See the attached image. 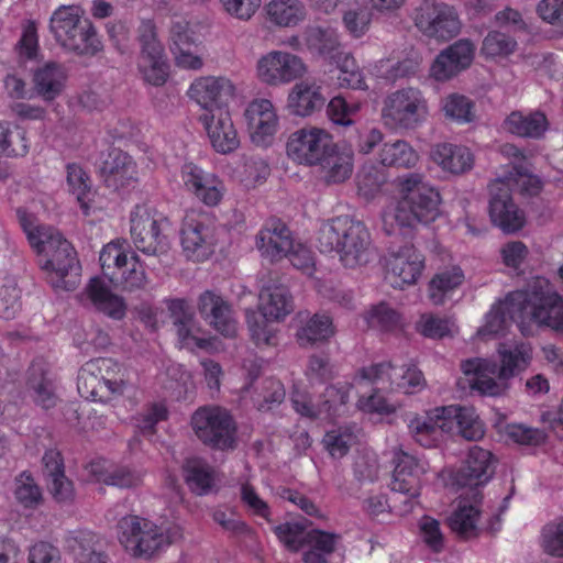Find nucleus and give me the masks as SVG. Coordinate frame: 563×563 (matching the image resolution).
<instances>
[{"label":"nucleus","instance_id":"c756f323","mask_svg":"<svg viewBox=\"0 0 563 563\" xmlns=\"http://www.w3.org/2000/svg\"><path fill=\"white\" fill-rule=\"evenodd\" d=\"M327 152L317 164L321 167L324 183L328 185L344 183L353 173L352 151L342 150L333 142L332 148Z\"/></svg>","mask_w":563,"mask_h":563},{"label":"nucleus","instance_id":"2eb2a0df","mask_svg":"<svg viewBox=\"0 0 563 563\" xmlns=\"http://www.w3.org/2000/svg\"><path fill=\"white\" fill-rule=\"evenodd\" d=\"M167 227L166 219H156L147 210L137 208L131 217V236L135 247L153 256L167 253L169 249L165 233Z\"/></svg>","mask_w":563,"mask_h":563},{"label":"nucleus","instance_id":"e2e57ef3","mask_svg":"<svg viewBox=\"0 0 563 563\" xmlns=\"http://www.w3.org/2000/svg\"><path fill=\"white\" fill-rule=\"evenodd\" d=\"M15 497L26 508L36 507L41 503V489L30 473L23 472L16 478Z\"/></svg>","mask_w":563,"mask_h":563},{"label":"nucleus","instance_id":"69168bd1","mask_svg":"<svg viewBox=\"0 0 563 563\" xmlns=\"http://www.w3.org/2000/svg\"><path fill=\"white\" fill-rule=\"evenodd\" d=\"M340 537L335 533L327 532L319 529H312L303 536V547L331 555L335 551V544Z\"/></svg>","mask_w":563,"mask_h":563},{"label":"nucleus","instance_id":"f03ea898","mask_svg":"<svg viewBox=\"0 0 563 563\" xmlns=\"http://www.w3.org/2000/svg\"><path fill=\"white\" fill-rule=\"evenodd\" d=\"M500 362L487 358L466 360L462 363L465 375H473L470 387L482 396H501L509 388L508 380L525 371L532 358V349L527 343L500 344Z\"/></svg>","mask_w":563,"mask_h":563},{"label":"nucleus","instance_id":"4c0bfd02","mask_svg":"<svg viewBox=\"0 0 563 563\" xmlns=\"http://www.w3.org/2000/svg\"><path fill=\"white\" fill-rule=\"evenodd\" d=\"M58 44L78 55L88 56H95L103 48L95 26L87 18L79 23L69 38H63Z\"/></svg>","mask_w":563,"mask_h":563},{"label":"nucleus","instance_id":"bb28decb","mask_svg":"<svg viewBox=\"0 0 563 563\" xmlns=\"http://www.w3.org/2000/svg\"><path fill=\"white\" fill-rule=\"evenodd\" d=\"M423 256L419 254L413 245L405 244L397 250L389 249L387 261L388 273L391 274L398 286L416 284L423 268Z\"/></svg>","mask_w":563,"mask_h":563},{"label":"nucleus","instance_id":"c03bdc74","mask_svg":"<svg viewBox=\"0 0 563 563\" xmlns=\"http://www.w3.org/2000/svg\"><path fill=\"white\" fill-rule=\"evenodd\" d=\"M266 11L269 20L279 26H294L306 18V8L299 0H273Z\"/></svg>","mask_w":563,"mask_h":563},{"label":"nucleus","instance_id":"3c124183","mask_svg":"<svg viewBox=\"0 0 563 563\" xmlns=\"http://www.w3.org/2000/svg\"><path fill=\"white\" fill-rule=\"evenodd\" d=\"M111 283L120 285L123 290L128 291L143 289L147 284V277L139 256H132L129 265L122 266L117 274V279Z\"/></svg>","mask_w":563,"mask_h":563},{"label":"nucleus","instance_id":"c9c22d12","mask_svg":"<svg viewBox=\"0 0 563 563\" xmlns=\"http://www.w3.org/2000/svg\"><path fill=\"white\" fill-rule=\"evenodd\" d=\"M65 74L56 63H47L33 74V91L44 101L51 102L64 89Z\"/></svg>","mask_w":563,"mask_h":563},{"label":"nucleus","instance_id":"4468645a","mask_svg":"<svg viewBox=\"0 0 563 563\" xmlns=\"http://www.w3.org/2000/svg\"><path fill=\"white\" fill-rule=\"evenodd\" d=\"M497 462L490 451L474 445L461 466L452 473L453 484L462 488L463 494L482 493V487L494 477Z\"/></svg>","mask_w":563,"mask_h":563},{"label":"nucleus","instance_id":"4d7b16f0","mask_svg":"<svg viewBox=\"0 0 563 563\" xmlns=\"http://www.w3.org/2000/svg\"><path fill=\"white\" fill-rule=\"evenodd\" d=\"M372 12L365 5L349 9L342 16L345 30L355 38L363 36L369 29Z\"/></svg>","mask_w":563,"mask_h":563},{"label":"nucleus","instance_id":"39448f33","mask_svg":"<svg viewBox=\"0 0 563 563\" xmlns=\"http://www.w3.org/2000/svg\"><path fill=\"white\" fill-rule=\"evenodd\" d=\"M454 426L468 441H477L485 433L484 424L474 409L461 406L438 407L427 417L413 418L408 428L420 445L431 448L437 444L442 433L451 432Z\"/></svg>","mask_w":563,"mask_h":563},{"label":"nucleus","instance_id":"20e7f679","mask_svg":"<svg viewBox=\"0 0 563 563\" xmlns=\"http://www.w3.org/2000/svg\"><path fill=\"white\" fill-rule=\"evenodd\" d=\"M317 246L322 253L335 252L346 268L365 266L374 255L368 229L362 221L349 216L323 223L318 231Z\"/></svg>","mask_w":563,"mask_h":563},{"label":"nucleus","instance_id":"49530a36","mask_svg":"<svg viewBox=\"0 0 563 563\" xmlns=\"http://www.w3.org/2000/svg\"><path fill=\"white\" fill-rule=\"evenodd\" d=\"M464 273L459 266L437 273L429 282V296L434 305L443 303L444 296L462 285Z\"/></svg>","mask_w":563,"mask_h":563},{"label":"nucleus","instance_id":"7c9ffc66","mask_svg":"<svg viewBox=\"0 0 563 563\" xmlns=\"http://www.w3.org/2000/svg\"><path fill=\"white\" fill-rule=\"evenodd\" d=\"M503 128L516 136L539 140L549 129V121L541 111H532L527 114L521 111H512L505 119Z\"/></svg>","mask_w":563,"mask_h":563},{"label":"nucleus","instance_id":"774afa93","mask_svg":"<svg viewBox=\"0 0 563 563\" xmlns=\"http://www.w3.org/2000/svg\"><path fill=\"white\" fill-rule=\"evenodd\" d=\"M168 418V409L163 404H152L136 417V426L143 434H154L156 424Z\"/></svg>","mask_w":563,"mask_h":563},{"label":"nucleus","instance_id":"7ed1b4c3","mask_svg":"<svg viewBox=\"0 0 563 563\" xmlns=\"http://www.w3.org/2000/svg\"><path fill=\"white\" fill-rule=\"evenodd\" d=\"M506 309L522 333L531 325L563 333V297L545 279H537L526 290L510 292Z\"/></svg>","mask_w":563,"mask_h":563},{"label":"nucleus","instance_id":"a211bd4d","mask_svg":"<svg viewBox=\"0 0 563 563\" xmlns=\"http://www.w3.org/2000/svg\"><path fill=\"white\" fill-rule=\"evenodd\" d=\"M332 137L318 128L300 129L290 134L287 141V155L299 164L317 165L322 156L332 148Z\"/></svg>","mask_w":563,"mask_h":563},{"label":"nucleus","instance_id":"5fc2aeb1","mask_svg":"<svg viewBox=\"0 0 563 563\" xmlns=\"http://www.w3.org/2000/svg\"><path fill=\"white\" fill-rule=\"evenodd\" d=\"M397 368L389 362L372 364L367 367H362L358 375L362 379L369 380L375 384H380L382 390L393 389L395 386Z\"/></svg>","mask_w":563,"mask_h":563},{"label":"nucleus","instance_id":"5701e85b","mask_svg":"<svg viewBox=\"0 0 563 563\" xmlns=\"http://www.w3.org/2000/svg\"><path fill=\"white\" fill-rule=\"evenodd\" d=\"M202 120L209 140L216 152L230 154L240 146V139L231 115L225 108L212 109V114H203Z\"/></svg>","mask_w":563,"mask_h":563},{"label":"nucleus","instance_id":"bf43d9fd","mask_svg":"<svg viewBox=\"0 0 563 563\" xmlns=\"http://www.w3.org/2000/svg\"><path fill=\"white\" fill-rule=\"evenodd\" d=\"M386 183V175L375 166L363 168L357 176L358 192L366 199H373Z\"/></svg>","mask_w":563,"mask_h":563},{"label":"nucleus","instance_id":"a878e982","mask_svg":"<svg viewBox=\"0 0 563 563\" xmlns=\"http://www.w3.org/2000/svg\"><path fill=\"white\" fill-rule=\"evenodd\" d=\"M294 239L288 227L272 219L256 235V247L271 262L284 258L292 249Z\"/></svg>","mask_w":563,"mask_h":563},{"label":"nucleus","instance_id":"412c9836","mask_svg":"<svg viewBox=\"0 0 563 563\" xmlns=\"http://www.w3.org/2000/svg\"><path fill=\"white\" fill-rule=\"evenodd\" d=\"M475 46L462 38L441 51L431 65V75L439 81H444L470 67L474 58Z\"/></svg>","mask_w":563,"mask_h":563},{"label":"nucleus","instance_id":"dca6fc26","mask_svg":"<svg viewBox=\"0 0 563 563\" xmlns=\"http://www.w3.org/2000/svg\"><path fill=\"white\" fill-rule=\"evenodd\" d=\"M395 468L393 472L391 490L395 494L394 503H402L410 510L413 499L420 495L424 466L412 455L398 452L395 454Z\"/></svg>","mask_w":563,"mask_h":563},{"label":"nucleus","instance_id":"680f3d73","mask_svg":"<svg viewBox=\"0 0 563 563\" xmlns=\"http://www.w3.org/2000/svg\"><path fill=\"white\" fill-rule=\"evenodd\" d=\"M307 520L302 522H286L274 528V532L280 542L291 552H298L303 548V532L307 529Z\"/></svg>","mask_w":563,"mask_h":563},{"label":"nucleus","instance_id":"0e129e2a","mask_svg":"<svg viewBox=\"0 0 563 563\" xmlns=\"http://www.w3.org/2000/svg\"><path fill=\"white\" fill-rule=\"evenodd\" d=\"M422 59V55L418 51L410 49L405 58L394 64L386 71L385 78L390 81H396L401 78L413 76L420 70Z\"/></svg>","mask_w":563,"mask_h":563},{"label":"nucleus","instance_id":"09e8293b","mask_svg":"<svg viewBox=\"0 0 563 563\" xmlns=\"http://www.w3.org/2000/svg\"><path fill=\"white\" fill-rule=\"evenodd\" d=\"M517 41L500 31H489L484 37L481 53L487 58L507 57L517 49Z\"/></svg>","mask_w":563,"mask_h":563},{"label":"nucleus","instance_id":"9b49d317","mask_svg":"<svg viewBox=\"0 0 563 563\" xmlns=\"http://www.w3.org/2000/svg\"><path fill=\"white\" fill-rule=\"evenodd\" d=\"M196 437L213 450H232L236 445V424L233 417L220 407H201L190 420Z\"/></svg>","mask_w":563,"mask_h":563},{"label":"nucleus","instance_id":"1a4fd4ad","mask_svg":"<svg viewBox=\"0 0 563 563\" xmlns=\"http://www.w3.org/2000/svg\"><path fill=\"white\" fill-rule=\"evenodd\" d=\"M119 540L134 558L151 559L181 537L177 529L164 532L152 521L129 515L118 522Z\"/></svg>","mask_w":563,"mask_h":563},{"label":"nucleus","instance_id":"ddd939ff","mask_svg":"<svg viewBox=\"0 0 563 563\" xmlns=\"http://www.w3.org/2000/svg\"><path fill=\"white\" fill-rule=\"evenodd\" d=\"M111 360L99 357L87 362L79 371L77 388L81 397L108 402L123 393V382L110 377Z\"/></svg>","mask_w":563,"mask_h":563},{"label":"nucleus","instance_id":"c85d7f7f","mask_svg":"<svg viewBox=\"0 0 563 563\" xmlns=\"http://www.w3.org/2000/svg\"><path fill=\"white\" fill-rule=\"evenodd\" d=\"M85 292L98 312L113 320H122L125 317L126 305L124 299L113 294L101 278H91L85 288Z\"/></svg>","mask_w":563,"mask_h":563},{"label":"nucleus","instance_id":"2f4dec72","mask_svg":"<svg viewBox=\"0 0 563 563\" xmlns=\"http://www.w3.org/2000/svg\"><path fill=\"white\" fill-rule=\"evenodd\" d=\"M185 186L208 206H216L222 194L218 188L220 181L211 174H205L195 165H186L184 169Z\"/></svg>","mask_w":563,"mask_h":563},{"label":"nucleus","instance_id":"052dcab7","mask_svg":"<svg viewBox=\"0 0 563 563\" xmlns=\"http://www.w3.org/2000/svg\"><path fill=\"white\" fill-rule=\"evenodd\" d=\"M509 300V294L506 299L497 307H494L486 316V323L477 331V335L486 338L500 333L507 323V319L515 322L511 313L506 309Z\"/></svg>","mask_w":563,"mask_h":563},{"label":"nucleus","instance_id":"6e6d98bb","mask_svg":"<svg viewBox=\"0 0 563 563\" xmlns=\"http://www.w3.org/2000/svg\"><path fill=\"white\" fill-rule=\"evenodd\" d=\"M99 261L103 276L110 282L117 279V274L122 269V266L129 265L126 254L112 244H108L102 249Z\"/></svg>","mask_w":563,"mask_h":563},{"label":"nucleus","instance_id":"8fccbe9b","mask_svg":"<svg viewBox=\"0 0 563 563\" xmlns=\"http://www.w3.org/2000/svg\"><path fill=\"white\" fill-rule=\"evenodd\" d=\"M140 44L139 60L165 55L164 46L157 38L156 25L152 20H143L137 29Z\"/></svg>","mask_w":563,"mask_h":563},{"label":"nucleus","instance_id":"58836bf2","mask_svg":"<svg viewBox=\"0 0 563 563\" xmlns=\"http://www.w3.org/2000/svg\"><path fill=\"white\" fill-rule=\"evenodd\" d=\"M66 543L77 563H107L104 554L97 548V536L91 531H73Z\"/></svg>","mask_w":563,"mask_h":563},{"label":"nucleus","instance_id":"72a5a7b5","mask_svg":"<svg viewBox=\"0 0 563 563\" xmlns=\"http://www.w3.org/2000/svg\"><path fill=\"white\" fill-rule=\"evenodd\" d=\"M325 103V98L316 84L298 82L288 96V108L295 115L307 117L320 110Z\"/></svg>","mask_w":563,"mask_h":563},{"label":"nucleus","instance_id":"423d86ee","mask_svg":"<svg viewBox=\"0 0 563 563\" xmlns=\"http://www.w3.org/2000/svg\"><path fill=\"white\" fill-rule=\"evenodd\" d=\"M514 170L516 176L510 173L509 176L495 179L488 186L490 221L507 234L517 233L526 224L525 212L512 200L511 185H520L522 190L530 195H536L541 189V181L530 174L526 165H515Z\"/></svg>","mask_w":563,"mask_h":563},{"label":"nucleus","instance_id":"79ce46f5","mask_svg":"<svg viewBox=\"0 0 563 563\" xmlns=\"http://www.w3.org/2000/svg\"><path fill=\"white\" fill-rule=\"evenodd\" d=\"M82 14L84 11L78 5H60L54 11L49 20V30L57 43L73 35L75 29L86 19Z\"/></svg>","mask_w":563,"mask_h":563},{"label":"nucleus","instance_id":"6ab92c4d","mask_svg":"<svg viewBox=\"0 0 563 563\" xmlns=\"http://www.w3.org/2000/svg\"><path fill=\"white\" fill-rule=\"evenodd\" d=\"M201 318L222 335L232 338L236 333V322L231 303L213 290H205L197 300Z\"/></svg>","mask_w":563,"mask_h":563},{"label":"nucleus","instance_id":"0eeeda50","mask_svg":"<svg viewBox=\"0 0 563 563\" xmlns=\"http://www.w3.org/2000/svg\"><path fill=\"white\" fill-rule=\"evenodd\" d=\"M258 311H246V323L251 339L256 346L277 345V329L273 321H283L295 310L294 297L289 288L271 278L264 283L258 295Z\"/></svg>","mask_w":563,"mask_h":563},{"label":"nucleus","instance_id":"a18cd8bd","mask_svg":"<svg viewBox=\"0 0 563 563\" xmlns=\"http://www.w3.org/2000/svg\"><path fill=\"white\" fill-rule=\"evenodd\" d=\"M365 319L369 328L383 332H394L404 327L401 312L385 301L372 306Z\"/></svg>","mask_w":563,"mask_h":563},{"label":"nucleus","instance_id":"603ef678","mask_svg":"<svg viewBox=\"0 0 563 563\" xmlns=\"http://www.w3.org/2000/svg\"><path fill=\"white\" fill-rule=\"evenodd\" d=\"M67 184L76 196L81 209L87 214L89 210V195L91 194L90 179L86 172L77 164L67 165Z\"/></svg>","mask_w":563,"mask_h":563},{"label":"nucleus","instance_id":"a19ab883","mask_svg":"<svg viewBox=\"0 0 563 563\" xmlns=\"http://www.w3.org/2000/svg\"><path fill=\"white\" fill-rule=\"evenodd\" d=\"M27 385L35 394V402L44 409L56 404L53 382L47 377V371L42 362H33L27 372Z\"/></svg>","mask_w":563,"mask_h":563},{"label":"nucleus","instance_id":"f3484780","mask_svg":"<svg viewBox=\"0 0 563 563\" xmlns=\"http://www.w3.org/2000/svg\"><path fill=\"white\" fill-rule=\"evenodd\" d=\"M256 71L262 82L268 86H280L301 78L307 71V66L295 54L272 51L258 59Z\"/></svg>","mask_w":563,"mask_h":563},{"label":"nucleus","instance_id":"e433bc0d","mask_svg":"<svg viewBox=\"0 0 563 563\" xmlns=\"http://www.w3.org/2000/svg\"><path fill=\"white\" fill-rule=\"evenodd\" d=\"M332 319L327 314L314 313L296 333L301 347H318L334 335Z\"/></svg>","mask_w":563,"mask_h":563},{"label":"nucleus","instance_id":"b1692460","mask_svg":"<svg viewBox=\"0 0 563 563\" xmlns=\"http://www.w3.org/2000/svg\"><path fill=\"white\" fill-rule=\"evenodd\" d=\"M180 242L187 258L203 261L212 254V229L192 214L187 216L180 230Z\"/></svg>","mask_w":563,"mask_h":563},{"label":"nucleus","instance_id":"f8f14e48","mask_svg":"<svg viewBox=\"0 0 563 563\" xmlns=\"http://www.w3.org/2000/svg\"><path fill=\"white\" fill-rule=\"evenodd\" d=\"M415 26L428 38L446 42L457 36L462 23L455 9L437 0H423L413 11Z\"/></svg>","mask_w":563,"mask_h":563},{"label":"nucleus","instance_id":"9d476101","mask_svg":"<svg viewBox=\"0 0 563 563\" xmlns=\"http://www.w3.org/2000/svg\"><path fill=\"white\" fill-rule=\"evenodd\" d=\"M428 113L427 101L418 88L407 87L386 96L383 102L382 119L394 131L416 130Z\"/></svg>","mask_w":563,"mask_h":563},{"label":"nucleus","instance_id":"864d4df0","mask_svg":"<svg viewBox=\"0 0 563 563\" xmlns=\"http://www.w3.org/2000/svg\"><path fill=\"white\" fill-rule=\"evenodd\" d=\"M137 67L144 80L153 86H163L168 79L169 64L166 54L139 60Z\"/></svg>","mask_w":563,"mask_h":563},{"label":"nucleus","instance_id":"393cba45","mask_svg":"<svg viewBox=\"0 0 563 563\" xmlns=\"http://www.w3.org/2000/svg\"><path fill=\"white\" fill-rule=\"evenodd\" d=\"M189 96L207 111L205 114H212V109L225 108L233 98L234 86L224 77H205L191 84Z\"/></svg>","mask_w":563,"mask_h":563},{"label":"nucleus","instance_id":"4be33fe9","mask_svg":"<svg viewBox=\"0 0 563 563\" xmlns=\"http://www.w3.org/2000/svg\"><path fill=\"white\" fill-rule=\"evenodd\" d=\"M107 188L118 191L137 183L136 166L132 157L119 148H111L99 167Z\"/></svg>","mask_w":563,"mask_h":563},{"label":"nucleus","instance_id":"ea45409f","mask_svg":"<svg viewBox=\"0 0 563 563\" xmlns=\"http://www.w3.org/2000/svg\"><path fill=\"white\" fill-rule=\"evenodd\" d=\"M418 159V153L404 140L384 143L378 153V162L388 167L412 168Z\"/></svg>","mask_w":563,"mask_h":563},{"label":"nucleus","instance_id":"13d9d810","mask_svg":"<svg viewBox=\"0 0 563 563\" xmlns=\"http://www.w3.org/2000/svg\"><path fill=\"white\" fill-rule=\"evenodd\" d=\"M349 401V388L328 386L321 395L319 407V415L332 417L339 413L340 409Z\"/></svg>","mask_w":563,"mask_h":563},{"label":"nucleus","instance_id":"aec40b11","mask_svg":"<svg viewBox=\"0 0 563 563\" xmlns=\"http://www.w3.org/2000/svg\"><path fill=\"white\" fill-rule=\"evenodd\" d=\"M483 498V493L460 494L457 507L446 518L448 526L459 539L470 540L478 537L477 520L481 515L479 506Z\"/></svg>","mask_w":563,"mask_h":563},{"label":"nucleus","instance_id":"de8ad7c7","mask_svg":"<svg viewBox=\"0 0 563 563\" xmlns=\"http://www.w3.org/2000/svg\"><path fill=\"white\" fill-rule=\"evenodd\" d=\"M91 473L96 475L98 482L119 488H132L142 483L141 476L128 467H117L108 472L100 464L92 463Z\"/></svg>","mask_w":563,"mask_h":563},{"label":"nucleus","instance_id":"37998d69","mask_svg":"<svg viewBox=\"0 0 563 563\" xmlns=\"http://www.w3.org/2000/svg\"><path fill=\"white\" fill-rule=\"evenodd\" d=\"M307 48L319 56L333 57L340 47L334 30L321 26H309L303 33Z\"/></svg>","mask_w":563,"mask_h":563},{"label":"nucleus","instance_id":"cd10ccee","mask_svg":"<svg viewBox=\"0 0 563 563\" xmlns=\"http://www.w3.org/2000/svg\"><path fill=\"white\" fill-rule=\"evenodd\" d=\"M252 129V142L262 147L268 146L276 132L277 117L269 100L254 102L246 111Z\"/></svg>","mask_w":563,"mask_h":563},{"label":"nucleus","instance_id":"f704fd0d","mask_svg":"<svg viewBox=\"0 0 563 563\" xmlns=\"http://www.w3.org/2000/svg\"><path fill=\"white\" fill-rule=\"evenodd\" d=\"M183 475L189 489L199 495H207L214 485V470L203 459L198 456L187 457L181 466Z\"/></svg>","mask_w":563,"mask_h":563},{"label":"nucleus","instance_id":"f257e3e1","mask_svg":"<svg viewBox=\"0 0 563 563\" xmlns=\"http://www.w3.org/2000/svg\"><path fill=\"white\" fill-rule=\"evenodd\" d=\"M400 199L383 213V230L388 235L412 236L419 223H429L440 216V192L422 181L417 173L399 178Z\"/></svg>","mask_w":563,"mask_h":563},{"label":"nucleus","instance_id":"473e14b6","mask_svg":"<svg viewBox=\"0 0 563 563\" xmlns=\"http://www.w3.org/2000/svg\"><path fill=\"white\" fill-rule=\"evenodd\" d=\"M433 161L452 174H463L473 167L474 158L465 146H457L450 143L437 144L432 151Z\"/></svg>","mask_w":563,"mask_h":563},{"label":"nucleus","instance_id":"6e6552de","mask_svg":"<svg viewBox=\"0 0 563 563\" xmlns=\"http://www.w3.org/2000/svg\"><path fill=\"white\" fill-rule=\"evenodd\" d=\"M35 250L46 260L41 267L49 272L55 289L75 290L80 284L81 266L73 245L59 233L48 234Z\"/></svg>","mask_w":563,"mask_h":563},{"label":"nucleus","instance_id":"338daca9","mask_svg":"<svg viewBox=\"0 0 563 563\" xmlns=\"http://www.w3.org/2000/svg\"><path fill=\"white\" fill-rule=\"evenodd\" d=\"M339 85L352 89H366V84L362 70L355 65V60L345 54L340 64V74L338 76Z\"/></svg>","mask_w":563,"mask_h":563}]
</instances>
